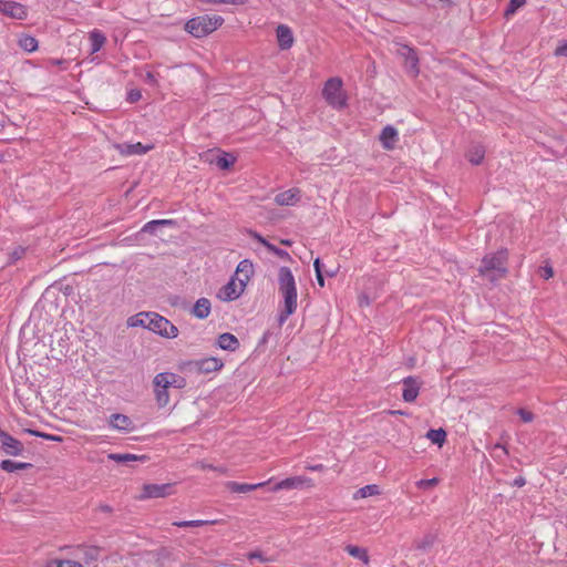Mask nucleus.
I'll return each mask as SVG.
<instances>
[{"instance_id": "17", "label": "nucleus", "mask_w": 567, "mask_h": 567, "mask_svg": "<svg viewBox=\"0 0 567 567\" xmlns=\"http://www.w3.org/2000/svg\"><path fill=\"white\" fill-rule=\"evenodd\" d=\"M276 32L279 47L282 50L291 48L293 44V35L291 29L285 24H280L277 27Z\"/></svg>"}, {"instance_id": "55", "label": "nucleus", "mask_w": 567, "mask_h": 567, "mask_svg": "<svg viewBox=\"0 0 567 567\" xmlns=\"http://www.w3.org/2000/svg\"><path fill=\"white\" fill-rule=\"evenodd\" d=\"M8 435H9V433H7V432H4V431L0 430V443H1L2 441H4V437H7Z\"/></svg>"}, {"instance_id": "35", "label": "nucleus", "mask_w": 567, "mask_h": 567, "mask_svg": "<svg viewBox=\"0 0 567 567\" xmlns=\"http://www.w3.org/2000/svg\"><path fill=\"white\" fill-rule=\"evenodd\" d=\"M109 457L117 463H126V462H131V461H136L138 458H145L144 456H136L134 454H128V453H125V454H110Z\"/></svg>"}, {"instance_id": "21", "label": "nucleus", "mask_w": 567, "mask_h": 567, "mask_svg": "<svg viewBox=\"0 0 567 567\" xmlns=\"http://www.w3.org/2000/svg\"><path fill=\"white\" fill-rule=\"evenodd\" d=\"M403 50L405 51V53H403L405 55V63H406L408 68L410 69L411 74L413 76H416L419 74V68H417L419 59H417L416 52L412 48H409V47H404Z\"/></svg>"}, {"instance_id": "46", "label": "nucleus", "mask_w": 567, "mask_h": 567, "mask_svg": "<svg viewBox=\"0 0 567 567\" xmlns=\"http://www.w3.org/2000/svg\"><path fill=\"white\" fill-rule=\"evenodd\" d=\"M249 235L251 238H254V239L258 240L260 244H262L267 249H268V246L271 245L267 239H265L257 231L250 230Z\"/></svg>"}, {"instance_id": "23", "label": "nucleus", "mask_w": 567, "mask_h": 567, "mask_svg": "<svg viewBox=\"0 0 567 567\" xmlns=\"http://www.w3.org/2000/svg\"><path fill=\"white\" fill-rule=\"evenodd\" d=\"M344 550L352 557L361 560L364 565L370 564V557L368 555V550L365 548H361L355 545H347Z\"/></svg>"}, {"instance_id": "45", "label": "nucleus", "mask_w": 567, "mask_h": 567, "mask_svg": "<svg viewBox=\"0 0 567 567\" xmlns=\"http://www.w3.org/2000/svg\"><path fill=\"white\" fill-rule=\"evenodd\" d=\"M142 97V93L140 90H131L128 92V95H127V100L131 102V103H136L137 101H140Z\"/></svg>"}, {"instance_id": "56", "label": "nucleus", "mask_w": 567, "mask_h": 567, "mask_svg": "<svg viewBox=\"0 0 567 567\" xmlns=\"http://www.w3.org/2000/svg\"><path fill=\"white\" fill-rule=\"evenodd\" d=\"M280 244L285 245V246H291L292 245V241L289 240V239H281L280 240Z\"/></svg>"}, {"instance_id": "33", "label": "nucleus", "mask_w": 567, "mask_h": 567, "mask_svg": "<svg viewBox=\"0 0 567 567\" xmlns=\"http://www.w3.org/2000/svg\"><path fill=\"white\" fill-rule=\"evenodd\" d=\"M214 520H181V522H174L173 525L177 527H199L208 524H214Z\"/></svg>"}, {"instance_id": "11", "label": "nucleus", "mask_w": 567, "mask_h": 567, "mask_svg": "<svg viewBox=\"0 0 567 567\" xmlns=\"http://www.w3.org/2000/svg\"><path fill=\"white\" fill-rule=\"evenodd\" d=\"M0 12L12 19L23 20L27 18L25 7L14 1L0 0Z\"/></svg>"}, {"instance_id": "18", "label": "nucleus", "mask_w": 567, "mask_h": 567, "mask_svg": "<svg viewBox=\"0 0 567 567\" xmlns=\"http://www.w3.org/2000/svg\"><path fill=\"white\" fill-rule=\"evenodd\" d=\"M1 447L6 454L17 456L20 455L23 451V445L20 441L11 436L10 434L4 437V441L1 442Z\"/></svg>"}, {"instance_id": "34", "label": "nucleus", "mask_w": 567, "mask_h": 567, "mask_svg": "<svg viewBox=\"0 0 567 567\" xmlns=\"http://www.w3.org/2000/svg\"><path fill=\"white\" fill-rule=\"evenodd\" d=\"M215 163L217 167H219L220 169H228L230 166L234 165L235 157L229 154H225L223 156H218Z\"/></svg>"}, {"instance_id": "59", "label": "nucleus", "mask_w": 567, "mask_h": 567, "mask_svg": "<svg viewBox=\"0 0 567 567\" xmlns=\"http://www.w3.org/2000/svg\"><path fill=\"white\" fill-rule=\"evenodd\" d=\"M100 508H101V511H103V512H110V511H111V507H110V506H107V505H102Z\"/></svg>"}, {"instance_id": "36", "label": "nucleus", "mask_w": 567, "mask_h": 567, "mask_svg": "<svg viewBox=\"0 0 567 567\" xmlns=\"http://www.w3.org/2000/svg\"><path fill=\"white\" fill-rule=\"evenodd\" d=\"M47 567H83L80 563L74 560H59L54 559L47 564Z\"/></svg>"}, {"instance_id": "57", "label": "nucleus", "mask_w": 567, "mask_h": 567, "mask_svg": "<svg viewBox=\"0 0 567 567\" xmlns=\"http://www.w3.org/2000/svg\"><path fill=\"white\" fill-rule=\"evenodd\" d=\"M62 63H64L63 60H51V64H54V65H61Z\"/></svg>"}, {"instance_id": "14", "label": "nucleus", "mask_w": 567, "mask_h": 567, "mask_svg": "<svg viewBox=\"0 0 567 567\" xmlns=\"http://www.w3.org/2000/svg\"><path fill=\"white\" fill-rule=\"evenodd\" d=\"M399 141V132L392 125H386L381 134L380 142L384 150L391 151L395 147Z\"/></svg>"}, {"instance_id": "32", "label": "nucleus", "mask_w": 567, "mask_h": 567, "mask_svg": "<svg viewBox=\"0 0 567 567\" xmlns=\"http://www.w3.org/2000/svg\"><path fill=\"white\" fill-rule=\"evenodd\" d=\"M169 224H173L172 220L169 219H158V220H151L148 223H146L143 228H142V231L143 233H154L155 229L158 227V226H162V225H169Z\"/></svg>"}, {"instance_id": "43", "label": "nucleus", "mask_w": 567, "mask_h": 567, "mask_svg": "<svg viewBox=\"0 0 567 567\" xmlns=\"http://www.w3.org/2000/svg\"><path fill=\"white\" fill-rule=\"evenodd\" d=\"M24 252H25V249L23 247H16L9 255L10 261L11 262L17 261L24 255Z\"/></svg>"}, {"instance_id": "44", "label": "nucleus", "mask_w": 567, "mask_h": 567, "mask_svg": "<svg viewBox=\"0 0 567 567\" xmlns=\"http://www.w3.org/2000/svg\"><path fill=\"white\" fill-rule=\"evenodd\" d=\"M517 414L520 416V419L528 423V422H532L534 420V414L525 409H519L517 411Z\"/></svg>"}, {"instance_id": "26", "label": "nucleus", "mask_w": 567, "mask_h": 567, "mask_svg": "<svg viewBox=\"0 0 567 567\" xmlns=\"http://www.w3.org/2000/svg\"><path fill=\"white\" fill-rule=\"evenodd\" d=\"M151 320V312H140L127 319L128 327H143L147 329V321Z\"/></svg>"}, {"instance_id": "48", "label": "nucleus", "mask_w": 567, "mask_h": 567, "mask_svg": "<svg viewBox=\"0 0 567 567\" xmlns=\"http://www.w3.org/2000/svg\"><path fill=\"white\" fill-rule=\"evenodd\" d=\"M144 81L151 85H155L157 83L156 76L152 72H147Z\"/></svg>"}, {"instance_id": "38", "label": "nucleus", "mask_w": 567, "mask_h": 567, "mask_svg": "<svg viewBox=\"0 0 567 567\" xmlns=\"http://www.w3.org/2000/svg\"><path fill=\"white\" fill-rule=\"evenodd\" d=\"M268 250L270 252L275 254L276 256H278L281 259H285V260H290L291 259V257H290L288 251H286L284 249H280V248L276 247L272 244L268 246Z\"/></svg>"}, {"instance_id": "13", "label": "nucleus", "mask_w": 567, "mask_h": 567, "mask_svg": "<svg viewBox=\"0 0 567 567\" xmlns=\"http://www.w3.org/2000/svg\"><path fill=\"white\" fill-rule=\"evenodd\" d=\"M301 198V192L299 188H290L276 195L275 202L280 206H293Z\"/></svg>"}, {"instance_id": "8", "label": "nucleus", "mask_w": 567, "mask_h": 567, "mask_svg": "<svg viewBox=\"0 0 567 567\" xmlns=\"http://www.w3.org/2000/svg\"><path fill=\"white\" fill-rule=\"evenodd\" d=\"M246 288L245 280L231 278L217 292V298L221 301H233L238 299Z\"/></svg>"}, {"instance_id": "39", "label": "nucleus", "mask_w": 567, "mask_h": 567, "mask_svg": "<svg viewBox=\"0 0 567 567\" xmlns=\"http://www.w3.org/2000/svg\"><path fill=\"white\" fill-rule=\"evenodd\" d=\"M526 2V0H511L509 1V6L508 8L506 9V12L505 14L506 16H509V14H513L518 8H520L522 6H524Z\"/></svg>"}, {"instance_id": "41", "label": "nucleus", "mask_w": 567, "mask_h": 567, "mask_svg": "<svg viewBox=\"0 0 567 567\" xmlns=\"http://www.w3.org/2000/svg\"><path fill=\"white\" fill-rule=\"evenodd\" d=\"M437 483H439V480L435 477L430 478V480H420L419 482H416V486L419 488H430V487L437 485Z\"/></svg>"}, {"instance_id": "52", "label": "nucleus", "mask_w": 567, "mask_h": 567, "mask_svg": "<svg viewBox=\"0 0 567 567\" xmlns=\"http://www.w3.org/2000/svg\"><path fill=\"white\" fill-rule=\"evenodd\" d=\"M313 267H315V270H316V274H319V272H322L321 270V262H320V259L317 258L313 262Z\"/></svg>"}, {"instance_id": "51", "label": "nucleus", "mask_w": 567, "mask_h": 567, "mask_svg": "<svg viewBox=\"0 0 567 567\" xmlns=\"http://www.w3.org/2000/svg\"><path fill=\"white\" fill-rule=\"evenodd\" d=\"M526 484V481L523 476H518L514 480L513 485L517 487H522Z\"/></svg>"}, {"instance_id": "53", "label": "nucleus", "mask_w": 567, "mask_h": 567, "mask_svg": "<svg viewBox=\"0 0 567 567\" xmlns=\"http://www.w3.org/2000/svg\"><path fill=\"white\" fill-rule=\"evenodd\" d=\"M316 278H317V281H318L319 286L323 287L324 286V278H323L322 272L316 274Z\"/></svg>"}, {"instance_id": "3", "label": "nucleus", "mask_w": 567, "mask_h": 567, "mask_svg": "<svg viewBox=\"0 0 567 567\" xmlns=\"http://www.w3.org/2000/svg\"><path fill=\"white\" fill-rule=\"evenodd\" d=\"M153 383L155 398L159 406H165L168 404V389H172V386L176 389H183L186 385L184 378L171 372H162L156 374Z\"/></svg>"}, {"instance_id": "1", "label": "nucleus", "mask_w": 567, "mask_h": 567, "mask_svg": "<svg viewBox=\"0 0 567 567\" xmlns=\"http://www.w3.org/2000/svg\"><path fill=\"white\" fill-rule=\"evenodd\" d=\"M278 289L284 300L279 313V323H284L298 307V292L295 277L288 267H280L278 270Z\"/></svg>"}, {"instance_id": "22", "label": "nucleus", "mask_w": 567, "mask_h": 567, "mask_svg": "<svg viewBox=\"0 0 567 567\" xmlns=\"http://www.w3.org/2000/svg\"><path fill=\"white\" fill-rule=\"evenodd\" d=\"M91 53L99 52L106 42L105 35L97 29L90 32Z\"/></svg>"}, {"instance_id": "28", "label": "nucleus", "mask_w": 567, "mask_h": 567, "mask_svg": "<svg viewBox=\"0 0 567 567\" xmlns=\"http://www.w3.org/2000/svg\"><path fill=\"white\" fill-rule=\"evenodd\" d=\"M379 494H380V487L377 484H371V485H365V486L359 488L353 494V498L354 499L365 498V497H370V496H374V495H379Z\"/></svg>"}, {"instance_id": "5", "label": "nucleus", "mask_w": 567, "mask_h": 567, "mask_svg": "<svg viewBox=\"0 0 567 567\" xmlns=\"http://www.w3.org/2000/svg\"><path fill=\"white\" fill-rule=\"evenodd\" d=\"M342 85L343 83L340 78H330L322 89V95L326 102L337 110H341L347 105V95Z\"/></svg>"}, {"instance_id": "20", "label": "nucleus", "mask_w": 567, "mask_h": 567, "mask_svg": "<svg viewBox=\"0 0 567 567\" xmlns=\"http://www.w3.org/2000/svg\"><path fill=\"white\" fill-rule=\"evenodd\" d=\"M217 346L227 351H236L239 348V340L229 332L221 333L217 339Z\"/></svg>"}, {"instance_id": "37", "label": "nucleus", "mask_w": 567, "mask_h": 567, "mask_svg": "<svg viewBox=\"0 0 567 567\" xmlns=\"http://www.w3.org/2000/svg\"><path fill=\"white\" fill-rule=\"evenodd\" d=\"M435 542V536L434 535H425L421 540L416 542V548L417 549H422V550H426L427 548H430Z\"/></svg>"}, {"instance_id": "60", "label": "nucleus", "mask_w": 567, "mask_h": 567, "mask_svg": "<svg viewBox=\"0 0 567 567\" xmlns=\"http://www.w3.org/2000/svg\"><path fill=\"white\" fill-rule=\"evenodd\" d=\"M494 449H502V450L504 451V453H505V454H507V451H506V450H505V447H504L503 445H501V444H496V445L494 446Z\"/></svg>"}, {"instance_id": "12", "label": "nucleus", "mask_w": 567, "mask_h": 567, "mask_svg": "<svg viewBox=\"0 0 567 567\" xmlns=\"http://www.w3.org/2000/svg\"><path fill=\"white\" fill-rule=\"evenodd\" d=\"M403 391L402 398L405 402H413L416 400L421 382L415 377H406L402 380Z\"/></svg>"}, {"instance_id": "29", "label": "nucleus", "mask_w": 567, "mask_h": 567, "mask_svg": "<svg viewBox=\"0 0 567 567\" xmlns=\"http://www.w3.org/2000/svg\"><path fill=\"white\" fill-rule=\"evenodd\" d=\"M0 467L9 473L19 471V470H25L31 467L30 463H22V462H13L11 460H4L0 464Z\"/></svg>"}, {"instance_id": "31", "label": "nucleus", "mask_w": 567, "mask_h": 567, "mask_svg": "<svg viewBox=\"0 0 567 567\" xmlns=\"http://www.w3.org/2000/svg\"><path fill=\"white\" fill-rule=\"evenodd\" d=\"M20 47L27 52H33L38 48V41L30 35H24L19 41Z\"/></svg>"}, {"instance_id": "6", "label": "nucleus", "mask_w": 567, "mask_h": 567, "mask_svg": "<svg viewBox=\"0 0 567 567\" xmlns=\"http://www.w3.org/2000/svg\"><path fill=\"white\" fill-rule=\"evenodd\" d=\"M147 329L168 339L178 336V329L168 319L156 312H151V320L147 321Z\"/></svg>"}, {"instance_id": "10", "label": "nucleus", "mask_w": 567, "mask_h": 567, "mask_svg": "<svg viewBox=\"0 0 567 567\" xmlns=\"http://www.w3.org/2000/svg\"><path fill=\"white\" fill-rule=\"evenodd\" d=\"M123 156L142 155L153 148V145H143L142 143H116L113 145Z\"/></svg>"}, {"instance_id": "49", "label": "nucleus", "mask_w": 567, "mask_h": 567, "mask_svg": "<svg viewBox=\"0 0 567 567\" xmlns=\"http://www.w3.org/2000/svg\"><path fill=\"white\" fill-rule=\"evenodd\" d=\"M246 0H215L214 3L244 4Z\"/></svg>"}, {"instance_id": "40", "label": "nucleus", "mask_w": 567, "mask_h": 567, "mask_svg": "<svg viewBox=\"0 0 567 567\" xmlns=\"http://www.w3.org/2000/svg\"><path fill=\"white\" fill-rule=\"evenodd\" d=\"M539 276L545 280H548L554 276V269L550 265H545L539 268Z\"/></svg>"}, {"instance_id": "50", "label": "nucleus", "mask_w": 567, "mask_h": 567, "mask_svg": "<svg viewBox=\"0 0 567 567\" xmlns=\"http://www.w3.org/2000/svg\"><path fill=\"white\" fill-rule=\"evenodd\" d=\"M32 434H34L37 436H40V437H45L48 440L61 441V437L54 436V435H50V434H43V433H39V432H32Z\"/></svg>"}, {"instance_id": "47", "label": "nucleus", "mask_w": 567, "mask_h": 567, "mask_svg": "<svg viewBox=\"0 0 567 567\" xmlns=\"http://www.w3.org/2000/svg\"><path fill=\"white\" fill-rule=\"evenodd\" d=\"M556 56H567V42H560L555 50Z\"/></svg>"}, {"instance_id": "25", "label": "nucleus", "mask_w": 567, "mask_h": 567, "mask_svg": "<svg viewBox=\"0 0 567 567\" xmlns=\"http://www.w3.org/2000/svg\"><path fill=\"white\" fill-rule=\"evenodd\" d=\"M236 272L243 276L240 279L245 280V285H247L254 274L252 262L248 259L241 260L236 268Z\"/></svg>"}, {"instance_id": "4", "label": "nucleus", "mask_w": 567, "mask_h": 567, "mask_svg": "<svg viewBox=\"0 0 567 567\" xmlns=\"http://www.w3.org/2000/svg\"><path fill=\"white\" fill-rule=\"evenodd\" d=\"M224 19L220 16H199L188 20L185 30L195 38H204L221 25Z\"/></svg>"}, {"instance_id": "54", "label": "nucleus", "mask_w": 567, "mask_h": 567, "mask_svg": "<svg viewBox=\"0 0 567 567\" xmlns=\"http://www.w3.org/2000/svg\"><path fill=\"white\" fill-rule=\"evenodd\" d=\"M309 470H311V471H322L323 470V465L322 464L313 465V466L309 467Z\"/></svg>"}, {"instance_id": "58", "label": "nucleus", "mask_w": 567, "mask_h": 567, "mask_svg": "<svg viewBox=\"0 0 567 567\" xmlns=\"http://www.w3.org/2000/svg\"><path fill=\"white\" fill-rule=\"evenodd\" d=\"M202 468H204V470H215V467H213V465H209V464H202Z\"/></svg>"}, {"instance_id": "27", "label": "nucleus", "mask_w": 567, "mask_h": 567, "mask_svg": "<svg viewBox=\"0 0 567 567\" xmlns=\"http://www.w3.org/2000/svg\"><path fill=\"white\" fill-rule=\"evenodd\" d=\"M302 483L300 477H288L286 480L280 481L276 485L271 487L272 492H278L281 489H291L299 486Z\"/></svg>"}, {"instance_id": "15", "label": "nucleus", "mask_w": 567, "mask_h": 567, "mask_svg": "<svg viewBox=\"0 0 567 567\" xmlns=\"http://www.w3.org/2000/svg\"><path fill=\"white\" fill-rule=\"evenodd\" d=\"M110 425L113 429L123 432H130L134 429L132 420L128 416L120 413H115L110 416Z\"/></svg>"}, {"instance_id": "7", "label": "nucleus", "mask_w": 567, "mask_h": 567, "mask_svg": "<svg viewBox=\"0 0 567 567\" xmlns=\"http://www.w3.org/2000/svg\"><path fill=\"white\" fill-rule=\"evenodd\" d=\"M188 371L195 372V373H212L215 371H219L224 363L220 359L215 357L204 358L195 361H190L186 364Z\"/></svg>"}, {"instance_id": "16", "label": "nucleus", "mask_w": 567, "mask_h": 567, "mask_svg": "<svg viewBox=\"0 0 567 567\" xmlns=\"http://www.w3.org/2000/svg\"><path fill=\"white\" fill-rule=\"evenodd\" d=\"M271 482V478L267 482H261L257 484H247V483H238L234 481H229L226 483L227 489L234 493H248L258 488H261L269 484Z\"/></svg>"}, {"instance_id": "2", "label": "nucleus", "mask_w": 567, "mask_h": 567, "mask_svg": "<svg viewBox=\"0 0 567 567\" xmlns=\"http://www.w3.org/2000/svg\"><path fill=\"white\" fill-rule=\"evenodd\" d=\"M507 251L499 250L496 254L486 255L481 262L478 272L491 282H496L507 274Z\"/></svg>"}, {"instance_id": "24", "label": "nucleus", "mask_w": 567, "mask_h": 567, "mask_svg": "<svg viewBox=\"0 0 567 567\" xmlns=\"http://www.w3.org/2000/svg\"><path fill=\"white\" fill-rule=\"evenodd\" d=\"M484 156L485 148L480 144L472 145L467 152V158L474 165L481 164L484 159Z\"/></svg>"}, {"instance_id": "30", "label": "nucleus", "mask_w": 567, "mask_h": 567, "mask_svg": "<svg viewBox=\"0 0 567 567\" xmlns=\"http://www.w3.org/2000/svg\"><path fill=\"white\" fill-rule=\"evenodd\" d=\"M426 437L434 444L442 445L446 440V432L443 429L430 430Z\"/></svg>"}, {"instance_id": "9", "label": "nucleus", "mask_w": 567, "mask_h": 567, "mask_svg": "<svg viewBox=\"0 0 567 567\" xmlns=\"http://www.w3.org/2000/svg\"><path fill=\"white\" fill-rule=\"evenodd\" d=\"M172 488V484H144L138 499L166 497L173 493Z\"/></svg>"}, {"instance_id": "19", "label": "nucleus", "mask_w": 567, "mask_h": 567, "mask_svg": "<svg viewBox=\"0 0 567 567\" xmlns=\"http://www.w3.org/2000/svg\"><path fill=\"white\" fill-rule=\"evenodd\" d=\"M212 303L207 298H199L192 310V313L197 319H206L210 315Z\"/></svg>"}, {"instance_id": "42", "label": "nucleus", "mask_w": 567, "mask_h": 567, "mask_svg": "<svg viewBox=\"0 0 567 567\" xmlns=\"http://www.w3.org/2000/svg\"><path fill=\"white\" fill-rule=\"evenodd\" d=\"M248 559L249 560H258L260 563H265L267 561L268 559L264 556L262 551L260 550H254V551H250L248 553L247 555Z\"/></svg>"}]
</instances>
